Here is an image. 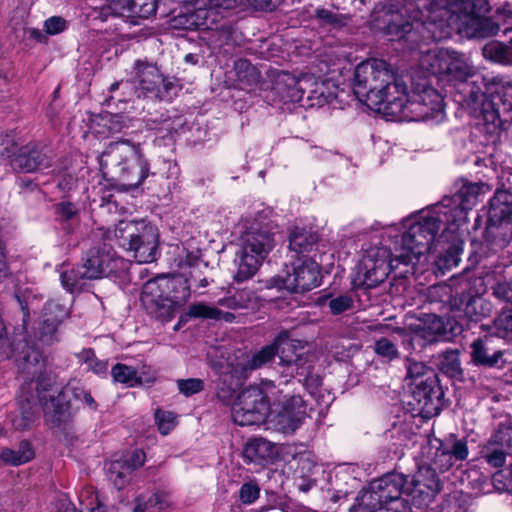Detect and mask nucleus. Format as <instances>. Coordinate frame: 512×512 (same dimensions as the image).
<instances>
[{
    "mask_svg": "<svg viewBox=\"0 0 512 512\" xmlns=\"http://www.w3.org/2000/svg\"><path fill=\"white\" fill-rule=\"evenodd\" d=\"M489 11L488 0H393L373 13V25L392 41H404L414 50L422 42L449 34L446 28L467 38L496 35L499 24L481 16Z\"/></svg>",
    "mask_w": 512,
    "mask_h": 512,
    "instance_id": "1",
    "label": "nucleus"
},
{
    "mask_svg": "<svg viewBox=\"0 0 512 512\" xmlns=\"http://www.w3.org/2000/svg\"><path fill=\"white\" fill-rule=\"evenodd\" d=\"M474 76L469 58L446 48L439 80L447 81L455 89V101L486 127L487 133H496L512 123V85H491Z\"/></svg>",
    "mask_w": 512,
    "mask_h": 512,
    "instance_id": "2",
    "label": "nucleus"
},
{
    "mask_svg": "<svg viewBox=\"0 0 512 512\" xmlns=\"http://www.w3.org/2000/svg\"><path fill=\"white\" fill-rule=\"evenodd\" d=\"M8 358L12 357L21 374L36 376L33 386L36 398L42 405L44 419L50 428L60 427L71 418L70 402L66 390L54 386L53 377L44 372L45 358L43 353L28 340L13 344Z\"/></svg>",
    "mask_w": 512,
    "mask_h": 512,
    "instance_id": "3",
    "label": "nucleus"
},
{
    "mask_svg": "<svg viewBox=\"0 0 512 512\" xmlns=\"http://www.w3.org/2000/svg\"><path fill=\"white\" fill-rule=\"evenodd\" d=\"M277 410L271 407L268 394L257 386L242 390L232 405V419L239 426L259 425L268 417H273L279 428L285 432H294L306 417V407L299 395L281 401Z\"/></svg>",
    "mask_w": 512,
    "mask_h": 512,
    "instance_id": "4",
    "label": "nucleus"
},
{
    "mask_svg": "<svg viewBox=\"0 0 512 512\" xmlns=\"http://www.w3.org/2000/svg\"><path fill=\"white\" fill-rule=\"evenodd\" d=\"M402 84L386 61L372 58L356 66L353 93L368 108L387 116L401 109L397 101Z\"/></svg>",
    "mask_w": 512,
    "mask_h": 512,
    "instance_id": "5",
    "label": "nucleus"
},
{
    "mask_svg": "<svg viewBox=\"0 0 512 512\" xmlns=\"http://www.w3.org/2000/svg\"><path fill=\"white\" fill-rule=\"evenodd\" d=\"M441 212L439 207L433 204L411 215L405 221L406 231L394 245L397 259L402 264L425 269L433 251L437 250V233L441 225L445 224Z\"/></svg>",
    "mask_w": 512,
    "mask_h": 512,
    "instance_id": "6",
    "label": "nucleus"
},
{
    "mask_svg": "<svg viewBox=\"0 0 512 512\" xmlns=\"http://www.w3.org/2000/svg\"><path fill=\"white\" fill-rule=\"evenodd\" d=\"M441 212L439 207L433 204L411 215L405 221L406 231L394 245L397 259L402 264L425 269L433 251L437 250V233L441 225L445 224Z\"/></svg>",
    "mask_w": 512,
    "mask_h": 512,
    "instance_id": "7",
    "label": "nucleus"
},
{
    "mask_svg": "<svg viewBox=\"0 0 512 512\" xmlns=\"http://www.w3.org/2000/svg\"><path fill=\"white\" fill-rule=\"evenodd\" d=\"M277 227L264 212L245 222V231L241 234L234 263L237 270L234 280L244 282L255 275L268 254L275 247Z\"/></svg>",
    "mask_w": 512,
    "mask_h": 512,
    "instance_id": "8",
    "label": "nucleus"
},
{
    "mask_svg": "<svg viewBox=\"0 0 512 512\" xmlns=\"http://www.w3.org/2000/svg\"><path fill=\"white\" fill-rule=\"evenodd\" d=\"M99 164L104 173L111 167L124 191L138 188L147 178L150 168L141 145L128 139L109 143L99 156Z\"/></svg>",
    "mask_w": 512,
    "mask_h": 512,
    "instance_id": "9",
    "label": "nucleus"
},
{
    "mask_svg": "<svg viewBox=\"0 0 512 512\" xmlns=\"http://www.w3.org/2000/svg\"><path fill=\"white\" fill-rule=\"evenodd\" d=\"M272 0H195V8L179 17V22L187 29L211 30L210 43L214 47L225 44L230 35L227 26L213 28L222 18L219 9L229 10L239 5H248L256 9H267Z\"/></svg>",
    "mask_w": 512,
    "mask_h": 512,
    "instance_id": "10",
    "label": "nucleus"
},
{
    "mask_svg": "<svg viewBox=\"0 0 512 512\" xmlns=\"http://www.w3.org/2000/svg\"><path fill=\"white\" fill-rule=\"evenodd\" d=\"M400 111L396 114H387V117L407 121H431L440 123L445 119L443 97L436 89L427 85L417 84L408 94L403 83L400 88Z\"/></svg>",
    "mask_w": 512,
    "mask_h": 512,
    "instance_id": "11",
    "label": "nucleus"
},
{
    "mask_svg": "<svg viewBox=\"0 0 512 512\" xmlns=\"http://www.w3.org/2000/svg\"><path fill=\"white\" fill-rule=\"evenodd\" d=\"M115 236L120 246L132 252L138 263H151L156 260L158 229L145 220L120 221L115 229Z\"/></svg>",
    "mask_w": 512,
    "mask_h": 512,
    "instance_id": "12",
    "label": "nucleus"
},
{
    "mask_svg": "<svg viewBox=\"0 0 512 512\" xmlns=\"http://www.w3.org/2000/svg\"><path fill=\"white\" fill-rule=\"evenodd\" d=\"M406 368L409 384L414 386L412 390V398L416 402L414 409L424 417L437 415L440 407L434 371L423 362L412 359L407 360Z\"/></svg>",
    "mask_w": 512,
    "mask_h": 512,
    "instance_id": "13",
    "label": "nucleus"
},
{
    "mask_svg": "<svg viewBox=\"0 0 512 512\" xmlns=\"http://www.w3.org/2000/svg\"><path fill=\"white\" fill-rule=\"evenodd\" d=\"M402 264L397 254L391 257V252L385 247L367 249L356 266L354 284L365 288H373L382 283L392 269Z\"/></svg>",
    "mask_w": 512,
    "mask_h": 512,
    "instance_id": "14",
    "label": "nucleus"
},
{
    "mask_svg": "<svg viewBox=\"0 0 512 512\" xmlns=\"http://www.w3.org/2000/svg\"><path fill=\"white\" fill-rule=\"evenodd\" d=\"M480 191L479 184L463 181L452 196H445L434 204L442 211L445 225L467 229L468 211L476 205Z\"/></svg>",
    "mask_w": 512,
    "mask_h": 512,
    "instance_id": "15",
    "label": "nucleus"
},
{
    "mask_svg": "<svg viewBox=\"0 0 512 512\" xmlns=\"http://www.w3.org/2000/svg\"><path fill=\"white\" fill-rule=\"evenodd\" d=\"M134 86L138 98L170 100L175 90L173 81L165 78L156 66L140 61L135 64Z\"/></svg>",
    "mask_w": 512,
    "mask_h": 512,
    "instance_id": "16",
    "label": "nucleus"
},
{
    "mask_svg": "<svg viewBox=\"0 0 512 512\" xmlns=\"http://www.w3.org/2000/svg\"><path fill=\"white\" fill-rule=\"evenodd\" d=\"M466 231L467 229L445 225L442 233L438 236L437 250L433 251L429 263L433 262L442 275L459 264Z\"/></svg>",
    "mask_w": 512,
    "mask_h": 512,
    "instance_id": "17",
    "label": "nucleus"
},
{
    "mask_svg": "<svg viewBox=\"0 0 512 512\" xmlns=\"http://www.w3.org/2000/svg\"><path fill=\"white\" fill-rule=\"evenodd\" d=\"M275 90L283 100L289 102H299L307 93L309 100H317V104L321 105L327 102L330 96L324 92V83H318L312 77L297 79L288 73L278 76Z\"/></svg>",
    "mask_w": 512,
    "mask_h": 512,
    "instance_id": "18",
    "label": "nucleus"
},
{
    "mask_svg": "<svg viewBox=\"0 0 512 512\" xmlns=\"http://www.w3.org/2000/svg\"><path fill=\"white\" fill-rule=\"evenodd\" d=\"M272 284L293 293L310 291L320 285L319 265L310 258L299 260L284 277L272 279Z\"/></svg>",
    "mask_w": 512,
    "mask_h": 512,
    "instance_id": "19",
    "label": "nucleus"
},
{
    "mask_svg": "<svg viewBox=\"0 0 512 512\" xmlns=\"http://www.w3.org/2000/svg\"><path fill=\"white\" fill-rule=\"evenodd\" d=\"M121 262L120 258L115 257L111 247L101 244L90 248L80 265L85 270V275L95 280L116 272Z\"/></svg>",
    "mask_w": 512,
    "mask_h": 512,
    "instance_id": "20",
    "label": "nucleus"
},
{
    "mask_svg": "<svg viewBox=\"0 0 512 512\" xmlns=\"http://www.w3.org/2000/svg\"><path fill=\"white\" fill-rule=\"evenodd\" d=\"M141 302L146 312L162 322L170 321L178 310L153 280L145 283L141 294Z\"/></svg>",
    "mask_w": 512,
    "mask_h": 512,
    "instance_id": "21",
    "label": "nucleus"
},
{
    "mask_svg": "<svg viewBox=\"0 0 512 512\" xmlns=\"http://www.w3.org/2000/svg\"><path fill=\"white\" fill-rule=\"evenodd\" d=\"M36 399L33 379H31L20 388L19 413L12 418V425L16 430H28L37 420Z\"/></svg>",
    "mask_w": 512,
    "mask_h": 512,
    "instance_id": "22",
    "label": "nucleus"
},
{
    "mask_svg": "<svg viewBox=\"0 0 512 512\" xmlns=\"http://www.w3.org/2000/svg\"><path fill=\"white\" fill-rule=\"evenodd\" d=\"M12 164L22 172L41 171L51 166V156L38 145L28 144L20 149Z\"/></svg>",
    "mask_w": 512,
    "mask_h": 512,
    "instance_id": "23",
    "label": "nucleus"
},
{
    "mask_svg": "<svg viewBox=\"0 0 512 512\" xmlns=\"http://www.w3.org/2000/svg\"><path fill=\"white\" fill-rule=\"evenodd\" d=\"M153 281L159 285L165 295L170 297L171 302L177 309L182 307L190 298V284H188V279L184 278V275L161 276L153 279Z\"/></svg>",
    "mask_w": 512,
    "mask_h": 512,
    "instance_id": "24",
    "label": "nucleus"
},
{
    "mask_svg": "<svg viewBox=\"0 0 512 512\" xmlns=\"http://www.w3.org/2000/svg\"><path fill=\"white\" fill-rule=\"evenodd\" d=\"M488 220L492 225H500L504 222H512V193L497 189L490 199Z\"/></svg>",
    "mask_w": 512,
    "mask_h": 512,
    "instance_id": "25",
    "label": "nucleus"
},
{
    "mask_svg": "<svg viewBox=\"0 0 512 512\" xmlns=\"http://www.w3.org/2000/svg\"><path fill=\"white\" fill-rule=\"evenodd\" d=\"M276 447L264 438L250 439L244 446L243 457L249 463L264 464L276 455Z\"/></svg>",
    "mask_w": 512,
    "mask_h": 512,
    "instance_id": "26",
    "label": "nucleus"
},
{
    "mask_svg": "<svg viewBox=\"0 0 512 512\" xmlns=\"http://www.w3.org/2000/svg\"><path fill=\"white\" fill-rule=\"evenodd\" d=\"M113 10L121 15L146 19L156 13L157 0H118Z\"/></svg>",
    "mask_w": 512,
    "mask_h": 512,
    "instance_id": "27",
    "label": "nucleus"
},
{
    "mask_svg": "<svg viewBox=\"0 0 512 512\" xmlns=\"http://www.w3.org/2000/svg\"><path fill=\"white\" fill-rule=\"evenodd\" d=\"M130 127V120L121 114L100 115L93 127L96 134L102 136L114 135L125 132Z\"/></svg>",
    "mask_w": 512,
    "mask_h": 512,
    "instance_id": "28",
    "label": "nucleus"
},
{
    "mask_svg": "<svg viewBox=\"0 0 512 512\" xmlns=\"http://www.w3.org/2000/svg\"><path fill=\"white\" fill-rule=\"evenodd\" d=\"M318 242L317 233L306 228H295L289 237V249L295 256L314 250Z\"/></svg>",
    "mask_w": 512,
    "mask_h": 512,
    "instance_id": "29",
    "label": "nucleus"
},
{
    "mask_svg": "<svg viewBox=\"0 0 512 512\" xmlns=\"http://www.w3.org/2000/svg\"><path fill=\"white\" fill-rule=\"evenodd\" d=\"M446 48L420 49L418 63L421 70L440 78L442 73V60Z\"/></svg>",
    "mask_w": 512,
    "mask_h": 512,
    "instance_id": "30",
    "label": "nucleus"
},
{
    "mask_svg": "<svg viewBox=\"0 0 512 512\" xmlns=\"http://www.w3.org/2000/svg\"><path fill=\"white\" fill-rule=\"evenodd\" d=\"M34 456V449L28 441H22L17 449L3 448L0 451V460L12 466L25 464L32 460Z\"/></svg>",
    "mask_w": 512,
    "mask_h": 512,
    "instance_id": "31",
    "label": "nucleus"
},
{
    "mask_svg": "<svg viewBox=\"0 0 512 512\" xmlns=\"http://www.w3.org/2000/svg\"><path fill=\"white\" fill-rule=\"evenodd\" d=\"M70 316V307L59 300L51 299L47 301L42 309L40 320L44 323L51 322L62 325Z\"/></svg>",
    "mask_w": 512,
    "mask_h": 512,
    "instance_id": "32",
    "label": "nucleus"
},
{
    "mask_svg": "<svg viewBox=\"0 0 512 512\" xmlns=\"http://www.w3.org/2000/svg\"><path fill=\"white\" fill-rule=\"evenodd\" d=\"M85 274V270L81 265L62 271L60 273L62 287L70 293L81 291L85 286L86 281L92 280Z\"/></svg>",
    "mask_w": 512,
    "mask_h": 512,
    "instance_id": "33",
    "label": "nucleus"
},
{
    "mask_svg": "<svg viewBox=\"0 0 512 512\" xmlns=\"http://www.w3.org/2000/svg\"><path fill=\"white\" fill-rule=\"evenodd\" d=\"M240 385V378L234 376L230 372H225L221 375L220 383L217 387V397L225 405H233L234 395L238 386Z\"/></svg>",
    "mask_w": 512,
    "mask_h": 512,
    "instance_id": "34",
    "label": "nucleus"
},
{
    "mask_svg": "<svg viewBox=\"0 0 512 512\" xmlns=\"http://www.w3.org/2000/svg\"><path fill=\"white\" fill-rule=\"evenodd\" d=\"M274 344L277 347V354L280 361L285 365L297 364L299 355L295 351V343L289 339L286 332L281 333L275 339Z\"/></svg>",
    "mask_w": 512,
    "mask_h": 512,
    "instance_id": "35",
    "label": "nucleus"
},
{
    "mask_svg": "<svg viewBox=\"0 0 512 512\" xmlns=\"http://www.w3.org/2000/svg\"><path fill=\"white\" fill-rule=\"evenodd\" d=\"M277 354V347L273 343L263 347L260 351L253 354V356L242 364L240 374L245 376L247 372L256 370L269 363Z\"/></svg>",
    "mask_w": 512,
    "mask_h": 512,
    "instance_id": "36",
    "label": "nucleus"
},
{
    "mask_svg": "<svg viewBox=\"0 0 512 512\" xmlns=\"http://www.w3.org/2000/svg\"><path fill=\"white\" fill-rule=\"evenodd\" d=\"M446 333L443 319L437 315H427L421 330V337L428 343L435 342Z\"/></svg>",
    "mask_w": 512,
    "mask_h": 512,
    "instance_id": "37",
    "label": "nucleus"
},
{
    "mask_svg": "<svg viewBox=\"0 0 512 512\" xmlns=\"http://www.w3.org/2000/svg\"><path fill=\"white\" fill-rule=\"evenodd\" d=\"M471 349L472 360L477 365L494 366L502 355L500 351L489 354V349L486 347L484 340L480 338L473 341Z\"/></svg>",
    "mask_w": 512,
    "mask_h": 512,
    "instance_id": "38",
    "label": "nucleus"
},
{
    "mask_svg": "<svg viewBox=\"0 0 512 512\" xmlns=\"http://www.w3.org/2000/svg\"><path fill=\"white\" fill-rule=\"evenodd\" d=\"M79 501L86 512H106L103 501L92 485H87L80 492Z\"/></svg>",
    "mask_w": 512,
    "mask_h": 512,
    "instance_id": "39",
    "label": "nucleus"
},
{
    "mask_svg": "<svg viewBox=\"0 0 512 512\" xmlns=\"http://www.w3.org/2000/svg\"><path fill=\"white\" fill-rule=\"evenodd\" d=\"M453 305L457 306V308L471 320L478 321L482 316H484V313L482 311H478V308H483V300L480 297H474L470 295H463L459 303L454 300Z\"/></svg>",
    "mask_w": 512,
    "mask_h": 512,
    "instance_id": "40",
    "label": "nucleus"
},
{
    "mask_svg": "<svg viewBox=\"0 0 512 512\" xmlns=\"http://www.w3.org/2000/svg\"><path fill=\"white\" fill-rule=\"evenodd\" d=\"M482 54L490 61L509 65L508 46L498 41H491L485 44L482 49Z\"/></svg>",
    "mask_w": 512,
    "mask_h": 512,
    "instance_id": "41",
    "label": "nucleus"
},
{
    "mask_svg": "<svg viewBox=\"0 0 512 512\" xmlns=\"http://www.w3.org/2000/svg\"><path fill=\"white\" fill-rule=\"evenodd\" d=\"M79 361L87 366V369L99 376H106L108 373V362L95 357L94 351L84 349L78 355Z\"/></svg>",
    "mask_w": 512,
    "mask_h": 512,
    "instance_id": "42",
    "label": "nucleus"
},
{
    "mask_svg": "<svg viewBox=\"0 0 512 512\" xmlns=\"http://www.w3.org/2000/svg\"><path fill=\"white\" fill-rule=\"evenodd\" d=\"M320 304L328 303L330 312L333 315H339L346 311H349L354 306V300L350 295L343 294L337 297L331 298L330 296H324L319 299Z\"/></svg>",
    "mask_w": 512,
    "mask_h": 512,
    "instance_id": "43",
    "label": "nucleus"
},
{
    "mask_svg": "<svg viewBox=\"0 0 512 512\" xmlns=\"http://www.w3.org/2000/svg\"><path fill=\"white\" fill-rule=\"evenodd\" d=\"M439 367L445 374L454 377L460 372V361L457 350H446L439 357Z\"/></svg>",
    "mask_w": 512,
    "mask_h": 512,
    "instance_id": "44",
    "label": "nucleus"
},
{
    "mask_svg": "<svg viewBox=\"0 0 512 512\" xmlns=\"http://www.w3.org/2000/svg\"><path fill=\"white\" fill-rule=\"evenodd\" d=\"M60 325L39 320L37 338L43 345H52L60 340Z\"/></svg>",
    "mask_w": 512,
    "mask_h": 512,
    "instance_id": "45",
    "label": "nucleus"
},
{
    "mask_svg": "<svg viewBox=\"0 0 512 512\" xmlns=\"http://www.w3.org/2000/svg\"><path fill=\"white\" fill-rule=\"evenodd\" d=\"M484 445L508 451L512 446V429L507 426H499Z\"/></svg>",
    "mask_w": 512,
    "mask_h": 512,
    "instance_id": "46",
    "label": "nucleus"
},
{
    "mask_svg": "<svg viewBox=\"0 0 512 512\" xmlns=\"http://www.w3.org/2000/svg\"><path fill=\"white\" fill-rule=\"evenodd\" d=\"M359 506L363 512H374L386 501L378 492L363 489L358 496Z\"/></svg>",
    "mask_w": 512,
    "mask_h": 512,
    "instance_id": "47",
    "label": "nucleus"
},
{
    "mask_svg": "<svg viewBox=\"0 0 512 512\" xmlns=\"http://www.w3.org/2000/svg\"><path fill=\"white\" fill-rule=\"evenodd\" d=\"M111 375L114 381L125 384L128 387L136 386V370L125 364L118 363L111 369Z\"/></svg>",
    "mask_w": 512,
    "mask_h": 512,
    "instance_id": "48",
    "label": "nucleus"
},
{
    "mask_svg": "<svg viewBox=\"0 0 512 512\" xmlns=\"http://www.w3.org/2000/svg\"><path fill=\"white\" fill-rule=\"evenodd\" d=\"M480 453L482 458L492 468H502L506 463L507 450L483 445Z\"/></svg>",
    "mask_w": 512,
    "mask_h": 512,
    "instance_id": "49",
    "label": "nucleus"
},
{
    "mask_svg": "<svg viewBox=\"0 0 512 512\" xmlns=\"http://www.w3.org/2000/svg\"><path fill=\"white\" fill-rule=\"evenodd\" d=\"M187 315L192 318L216 320L219 315V308L204 302H196L188 307Z\"/></svg>",
    "mask_w": 512,
    "mask_h": 512,
    "instance_id": "50",
    "label": "nucleus"
},
{
    "mask_svg": "<svg viewBox=\"0 0 512 512\" xmlns=\"http://www.w3.org/2000/svg\"><path fill=\"white\" fill-rule=\"evenodd\" d=\"M108 480H118L128 477L131 474V466L127 460H113L105 465Z\"/></svg>",
    "mask_w": 512,
    "mask_h": 512,
    "instance_id": "51",
    "label": "nucleus"
},
{
    "mask_svg": "<svg viewBox=\"0 0 512 512\" xmlns=\"http://www.w3.org/2000/svg\"><path fill=\"white\" fill-rule=\"evenodd\" d=\"M201 267L206 268V264L198 262L191 267L188 274L184 275V278L188 279V284H190V286L194 285L195 291L206 288L210 284L208 278L202 276Z\"/></svg>",
    "mask_w": 512,
    "mask_h": 512,
    "instance_id": "52",
    "label": "nucleus"
},
{
    "mask_svg": "<svg viewBox=\"0 0 512 512\" xmlns=\"http://www.w3.org/2000/svg\"><path fill=\"white\" fill-rule=\"evenodd\" d=\"M374 351L378 356L386 359L387 361H392L399 357L396 345L384 337L375 342Z\"/></svg>",
    "mask_w": 512,
    "mask_h": 512,
    "instance_id": "53",
    "label": "nucleus"
},
{
    "mask_svg": "<svg viewBox=\"0 0 512 512\" xmlns=\"http://www.w3.org/2000/svg\"><path fill=\"white\" fill-rule=\"evenodd\" d=\"M155 421L161 434H169L176 426V416L170 411L157 410Z\"/></svg>",
    "mask_w": 512,
    "mask_h": 512,
    "instance_id": "54",
    "label": "nucleus"
},
{
    "mask_svg": "<svg viewBox=\"0 0 512 512\" xmlns=\"http://www.w3.org/2000/svg\"><path fill=\"white\" fill-rule=\"evenodd\" d=\"M177 388L181 394L190 397L204 389V382L199 378L179 379Z\"/></svg>",
    "mask_w": 512,
    "mask_h": 512,
    "instance_id": "55",
    "label": "nucleus"
},
{
    "mask_svg": "<svg viewBox=\"0 0 512 512\" xmlns=\"http://www.w3.org/2000/svg\"><path fill=\"white\" fill-rule=\"evenodd\" d=\"M136 370V386L143 384H152L156 380L155 370L146 364L135 367Z\"/></svg>",
    "mask_w": 512,
    "mask_h": 512,
    "instance_id": "56",
    "label": "nucleus"
},
{
    "mask_svg": "<svg viewBox=\"0 0 512 512\" xmlns=\"http://www.w3.org/2000/svg\"><path fill=\"white\" fill-rule=\"evenodd\" d=\"M260 488L256 482H245L240 489V499L243 504H252L258 497Z\"/></svg>",
    "mask_w": 512,
    "mask_h": 512,
    "instance_id": "57",
    "label": "nucleus"
},
{
    "mask_svg": "<svg viewBox=\"0 0 512 512\" xmlns=\"http://www.w3.org/2000/svg\"><path fill=\"white\" fill-rule=\"evenodd\" d=\"M66 28L67 22L60 16H52L44 22V30L49 35L59 34L66 30Z\"/></svg>",
    "mask_w": 512,
    "mask_h": 512,
    "instance_id": "58",
    "label": "nucleus"
},
{
    "mask_svg": "<svg viewBox=\"0 0 512 512\" xmlns=\"http://www.w3.org/2000/svg\"><path fill=\"white\" fill-rule=\"evenodd\" d=\"M479 486L483 493H489L492 489H496L500 492L506 491L512 493V481L510 482H475Z\"/></svg>",
    "mask_w": 512,
    "mask_h": 512,
    "instance_id": "59",
    "label": "nucleus"
},
{
    "mask_svg": "<svg viewBox=\"0 0 512 512\" xmlns=\"http://www.w3.org/2000/svg\"><path fill=\"white\" fill-rule=\"evenodd\" d=\"M118 90H121V94L125 97L129 96L132 91L135 92L134 78L132 80H121L112 83L109 87V92L112 94L111 98H114L113 94Z\"/></svg>",
    "mask_w": 512,
    "mask_h": 512,
    "instance_id": "60",
    "label": "nucleus"
},
{
    "mask_svg": "<svg viewBox=\"0 0 512 512\" xmlns=\"http://www.w3.org/2000/svg\"><path fill=\"white\" fill-rule=\"evenodd\" d=\"M144 502L150 512L161 511L168 505L166 496L162 493H154Z\"/></svg>",
    "mask_w": 512,
    "mask_h": 512,
    "instance_id": "61",
    "label": "nucleus"
},
{
    "mask_svg": "<svg viewBox=\"0 0 512 512\" xmlns=\"http://www.w3.org/2000/svg\"><path fill=\"white\" fill-rule=\"evenodd\" d=\"M497 17L503 22L504 25H507L504 29V32L512 30V6L508 3H504L496 10Z\"/></svg>",
    "mask_w": 512,
    "mask_h": 512,
    "instance_id": "62",
    "label": "nucleus"
},
{
    "mask_svg": "<svg viewBox=\"0 0 512 512\" xmlns=\"http://www.w3.org/2000/svg\"><path fill=\"white\" fill-rule=\"evenodd\" d=\"M494 295L503 301L512 303V280L499 283L494 289Z\"/></svg>",
    "mask_w": 512,
    "mask_h": 512,
    "instance_id": "63",
    "label": "nucleus"
},
{
    "mask_svg": "<svg viewBox=\"0 0 512 512\" xmlns=\"http://www.w3.org/2000/svg\"><path fill=\"white\" fill-rule=\"evenodd\" d=\"M53 512H78L75 506L71 503L69 498L61 494L58 496L57 501L52 508Z\"/></svg>",
    "mask_w": 512,
    "mask_h": 512,
    "instance_id": "64",
    "label": "nucleus"
}]
</instances>
